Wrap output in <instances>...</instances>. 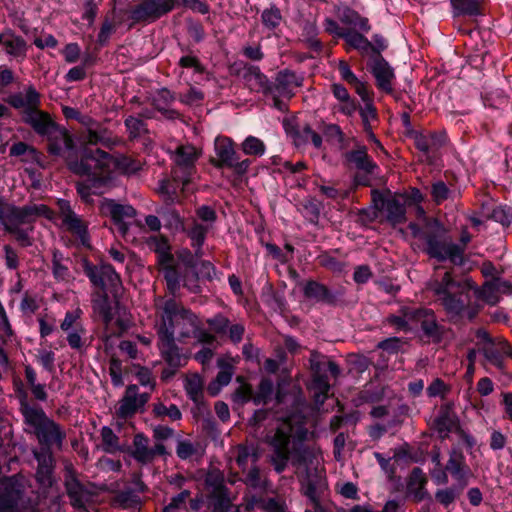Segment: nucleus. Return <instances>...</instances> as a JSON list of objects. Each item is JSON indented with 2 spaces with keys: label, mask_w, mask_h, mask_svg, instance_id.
Segmentation results:
<instances>
[{
  "label": "nucleus",
  "mask_w": 512,
  "mask_h": 512,
  "mask_svg": "<svg viewBox=\"0 0 512 512\" xmlns=\"http://www.w3.org/2000/svg\"><path fill=\"white\" fill-rule=\"evenodd\" d=\"M476 289L470 279L456 281L450 272L436 275L427 283V290L432 292L435 302L443 307L446 314L451 317L460 316L468 305V292Z\"/></svg>",
  "instance_id": "7ed1b4c3"
},
{
  "label": "nucleus",
  "mask_w": 512,
  "mask_h": 512,
  "mask_svg": "<svg viewBox=\"0 0 512 512\" xmlns=\"http://www.w3.org/2000/svg\"><path fill=\"white\" fill-rule=\"evenodd\" d=\"M185 390L189 398L198 406L203 403V391L200 378L193 377L187 380Z\"/></svg>",
  "instance_id": "6e6d98bb"
},
{
  "label": "nucleus",
  "mask_w": 512,
  "mask_h": 512,
  "mask_svg": "<svg viewBox=\"0 0 512 512\" xmlns=\"http://www.w3.org/2000/svg\"><path fill=\"white\" fill-rule=\"evenodd\" d=\"M158 347L164 361L173 369L182 365V355L179 347L175 343V337L165 329L164 332L157 331Z\"/></svg>",
  "instance_id": "aec40b11"
},
{
  "label": "nucleus",
  "mask_w": 512,
  "mask_h": 512,
  "mask_svg": "<svg viewBox=\"0 0 512 512\" xmlns=\"http://www.w3.org/2000/svg\"><path fill=\"white\" fill-rule=\"evenodd\" d=\"M478 297L494 305L499 301V293L494 280L486 282L481 289H477Z\"/></svg>",
  "instance_id": "052dcab7"
},
{
  "label": "nucleus",
  "mask_w": 512,
  "mask_h": 512,
  "mask_svg": "<svg viewBox=\"0 0 512 512\" xmlns=\"http://www.w3.org/2000/svg\"><path fill=\"white\" fill-rule=\"evenodd\" d=\"M414 483H417L418 487L413 490V496L417 502H420L428 496V493L425 490L426 478L424 477L420 468H414L412 471L410 487Z\"/></svg>",
  "instance_id": "5fc2aeb1"
},
{
  "label": "nucleus",
  "mask_w": 512,
  "mask_h": 512,
  "mask_svg": "<svg viewBox=\"0 0 512 512\" xmlns=\"http://www.w3.org/2000/svg\"><path fill=\"white\" fill-rule=\"evenodd\" d=\"M34 433L39 442L48 448L51 446L61 448L65 438V433L61 430L60 426L51 419L44 422Z\"/></svg>",
  "instance_id": "393cba45"
},
{
  "label": "nucleus",
  "mask_w": 512,
  "mask_h": 512,
  "mask_svg": "<svg viewBox=\"0 0 512 512\" xmlns=\"http://www.w3.org/2000/svg\"><path fill=\"white\" fill-rule=\"evenodd\" d=\"M210 229V227L203 225L198 220H193L191 228L187 230V235L191 240V246L196 249L197 257L203 256L202 246Z\"/></svg>",
  "instance_id": "58836bf2"
},
{
  "label": "nucleus",
  "mask_w": 512,
  "mask_h": 512,
  "mask_svg": "<svg viewBox=\"0 0 512 512\" xmlns=\"http://www.w3.org/2000/svg\"><path fill=\"white\" fill-rule=\"evenodd\" d=\"M85 273L96 287L104 292L114 289L120 285V277L115 269L109 264L102 265H85Z\"/></svg>",
  "instance_id": "2eb2a0df"
},
{
  "label": "nucleus",
  "mask_w": 512,
  "mask_h": 512,
  "mask_svg": "<svg viewBox=\"0 0 512 512\" xmlns=\"http://www.w3.org/2000/svg\"><path fill=\"white\" fill-rule=\"evenodd\" d=\"M108 163L105 167H95V162L90 161L92 165V170L90 174H85L88 179L84 182H80L77 184V192L79 195L85 200L89 201V197L92 194L101 193L100 187L105 184V177L103 174L108 170L110 163Z\"/></svg>",
  "instance_id": "6ab92c4d"
},
{
  "label": "nucleus",
  "mask_w": 512,
  "mask_h": 512,
  "mask_svg": "<svg viewBox=\"0 0 512 512\" xmlns=\"http://www.w3.org/2000/svg\"><path fill=\"white\" fill-rule=\"evenodd\" d=\"M403 312L409 320H413V328L419 326L423 335L429 341L440 343L443 340L446 328L439 324L437 316L432 309L406 306Z\"/></svg>",
  "instance_id": "423d86ee"
},
{
  "label": "nucleus",
  "mask_w": 512,
  "mask_h": 512,
  "mask_svg": "<svg viewBox=\"0 0 512 512\" xmlns=\"http://www.w3.org/2000/svg\"><path fill=\"white\" fill-rule=\"evenodd\" d=\"M38 217L53 218V211L44 204H27L18 207L7 205L6 214L2 221L5 230L19 228L22 225L32 223Z\"/></svg>",
  "instance_id": "0eeeda50"
},
{
  "label": "nucleus",
  "mask_w": 512,
  "mask_h": 512,
  "mask_svg": "<svg viewBox=\"0 0 512 512\" xmlns=\"http://www.w3.org/2000/svg\"><path fill=\"white\" fill-rule=\"evenodd\" d=\"M7 102L15 109L33 110L40 107L41 95L33 85H29L24 92L11 94Z\"/></svg>",
  "instance_id": "5701e85b"
},
{
  "label": "nucleus",
  "mask_w": 512,
  "mask_h": 512,
  "mask_svg": "<svg viewBox=\"0 0 512 512\" xmlns=\"http://www.w3.org/2000/svg\"><path fill=\"white\" fill-rule=\"evenodd\" d=\"M242 149L246 155L262 156L265 153V144L259 138L249 136L243 141Z\"/></svg>",
  "instance_id": "bf43d9fd"
},
{
  "label": "nucleus",
  "mask_w": 512,
  "mask_h": 512,
  "mask_svg": "<svg viewBox=\"0 0 512 512\" xmlns=\"http://www.w3.org/2000/svg\"><path fill=\"white\" fill-rule=\"evenodd\" d=\"M243 473L244 477L242 478V482L246 486L259 490H265L268 487V480L257 464L251 466Z\"/></svg>",
  "instance_id": "c03bdc74"
},
{
  "label": "nucleus",
  "mask_w": 512,
  "mask_h": 512,
  "mask_svg": "<svg viewBox=\"0 0 512 512\" xmlns=\"http://www.w3.org/2000/svg\"><path fill=\"white\" fill-rule=\"evenodd\" d=\"M0 45L5 49V52L19 60L23 61L27 53V44L25 40L11 32L0 34Z\"/></svg>",
  "instance_id": "cd10ccee"
},
{
  "label": "nucleus",
  "mask_w": 512,
  "mask_h": 512,
  "mask_svg": "<svg viewBox=\"0 0 512 512\" xmlns=\"http://www.w3.org/2000/svg\"><path fill=\"white\" fill-rule=\"evenodd\" d=\"M426 253L439 261L449 260L455 265L463 264V247L451 241V239L434 233L426 234Z\"/></svg>",
  "instance_id": "1a4fd4ad"
},
{
  "label": "nucleus",
  "mask_w": 512,
  "mask_h": 512,
  "mask_svg": "<svg viewBox=\"0 0 512 512\" xmlns=\"http://www.w3.org/2000/svg\"><path fill=\"white\" fill-rule=\"evenodd\" d=\"M58 207L63 225L71 233L75 234L83 245H88L87 227L82 219L72 210L70 203L67 200L60 199L58 200Z\"/></svg>",
  "instance_id": "f3484780"
},
{
  "label": "nucleus",
  "mask_w": 512,
  "mask_h": 512,
  "mask_svg": "<svg viewBox=\"0 0 512 512\" xmlns=\"http://www.w3.org/2000/svg\"><path fill=\"white\" fill-rule=\"evenodd\" d=\"M200 152L190 144L178 145L171 155L174 166L171 174L174 182L180 183L182 189L190 182L195 171V163Z\"/></svg>",
  "instance_id": "6e6552de"
},
{
  "label": "nucleus",
  "mask_w": 512,
  "mask_h": 512,
  "mask_svg": "<svg viewBox=\"0 0 512 512\" xmlns=\"http://www.w3.org/2000/svg\"><path fill=\"white\" fill-rule=\"evenodd\" d=\"M268 422L272 429L266 435L271 448L270 461L277 473L283 472L291 459L293 463L306 462L309 451L304 446L313 433L306 427V418L298 413L285 418L278 417L268 410H257L249 420L250 425L260 427Z\"/></svg>",
  "instance_id": "f257e3e1"
},
{
  "label": "nucleus",
  "mask_w": 512,
  "mask_h": 512,
  "mask_svg": "<svg viewBox=\"0 0 512 512\" xmlns=\"http://www.w3.org/2000/svg\"><path fill=\"white\" fill-rule=\"evenodd\" d=\"M104 209L115 221H122L125 218H133L136 215V211L131 205H121L114 201H107Z\"/></svg>",
  "instance_id": "3c124183"
},
{
  "label": "nucleus",
  "mask_w": 512,
  "mask_h": 512,
  "mask_svg": "<svg viewBox=\"0 0 512 512\" xmlns=\"http://www.w3.org/2000/svg\"><path fill=\"white\" fill-rule=\"evenodd\" d=\"M331 91H332L333 96L339 102V106H338L339 112L343 113L344 115L350 116L356 111V109H357L356 101L350 96L348 90L342 84H339V83L332 84Z\"/></svg>",
  "instance_id": "f704fd0d"
},
{
  "label": "nucleus",
  "mask_w": 512,
  "mask_h": 512,
  "mask_svg": "<svg viewBox=\"0 0 512 512\" xmlns=\"http://www.w3.org/2000/svg\"><path fill=\"white\" fill-rule=\"evenodd\" d=\"M198 327V317L174 299L165 301L160 321L156 324L157 331L164 332L166 328L167 332H170L172 337L179 341L191 337Z\"/></svg>",
  "instance_id": "20e7f679"
},
{
  "label": "nucleus",
  "mask_w": 512,
  "mask_h": 512,
  "mask_svg": "<svg viewBox=\"0 0 512 512\" xmlns=\"http://www.w3.org/2000/svg\"><path fill=\"white\" fill-rule=\"evenodd\" d=\"M215 152L217 161L214 165L218 168L227 167L235 173L242 175L247 172L251 161L249 159L240 160L236 153L233 142L226 137H217L215 140Z\"/></svg>",
  "instance_id": "9d476101"
},
{
  "label": "nucleus",
  "mask_w": 512,
  "mask_h": 512,
  "mask_svg": "<svg viewBox=\"0 0 512 512\" xmlns=\"http://www.w3.org/2000/svg\"><path fill=\"white\" fill-rule=\"evenodd\" d=\"M149 248L157 253L158 264L173 260L170 244L162 235L151 236L147 240Z\"/></svg>",
  "instance_id": "37998d69"
},
{
  "label": "nucleus",
  "mask_w": 512,
  "mask_h": 512,
  "mask_svg": "<svg viewBox=\"0 0 512 512\" xmlns=\"http://www.w3.org/2000/svg\"><path fill=\"white\" fill-rule=\"evenodd\" d=\"M254 393L252 387L247 383H241L235 390L232 399L234 403L243 405L249 401L253 402Z\"/></svg>",
  "instance_id": "338daca9"
},
{
  "label": "nucleus",
  "mask_w": 512,
  "mask_h": 512,
  "mask_svg": "<svg viewBox=\"0 0 512 512\" xmlns=\"http://www.w3.org/2000/svg\"><path fill=\"white\" fill-rule=\"evenodd\" d=\"M19 495V485L14 478H6L0 482V501L5 506H13L18 500Z\"/></svg>",
  "instance_id": "79ce46f5"
},
{
  "label": "nucleus",
  "mask_w": 512,
  "mask_h": 512,
  "mask_svg": "<svg viewBox=\"0 0 512 512\" xmlns=\"http://www.w3.org/2000/svg\"><path fill=\"white\" fill-rule=\"evenodd\" d=\"M340 20L343 24L352 26L363 33H367L371 29L367 18L362 17L358 12L349 8L343 10Z\"/></svg>",
  "instance_id": "a18cd8bd"
},
{
  "label": "nucleus",
  "mask_w": 512,
  "mask_h": 512,
  "mask_svg": "<svg viewBox=\"0 0 512 512\" xmlns=\"http://www.w3.org/2000/svg\"><path fill=\"white\" fill-rule=\"evenodd\" d=\"M243 79L245 85L255 92H261L265 95H270L272 83L268 80L258 66H247L244 68Z\"/></svg>",
  "instance_id": "a878e982"
},
{
  "label": "nucleus",
  "mask_w": 512,
  "mask_h": 512,
  "mask_svg": "<svg viewBox=\"0 0 512 512\" xmlns=\"http://www.w3.org/2000/svg\"><path fill=\"white\" fill-rule=\"evenodd\" d=\"M159 265V270L163 274L164 279L166 281L168 291L176 297L180 291L181 280L183 276H181L177 265L174 263V259L162 262Z\"/></svg>",
  "instance_id": "7c9ffc66"
},
{
  "label": "nucleus",
  "mask_w": 512,
  "mask_h": 512,
  "mask_svg": "<svg viewBox=\"0 0 512 512\" xmlns=\"http://www.w3.org/2000/svg\"><path fill=\"white\" fill-rule=\"evenodd\" d=\"M309 363L313 374L311 389L314 391L315 402L323 404L330 389L326 371L328 370L333 377H337L340 374V369L335 362L317 351L311 352Z\"/></svg>",
  "instance_id": "39448f33"
},
{
  "label": "nucleus",
  "mask_w": 512,
  "mask_h": 512,
  "mask_svg": "<svg viewBox=\"0 0 512 512\" xmlns=\"http://www.w3.org/2000/svg\"><path fill=\"white\" fill-rule=\"evenodd\" d=\"M175 0H142L130 10V19L134 22H151L170 12Z\"/></svg>",
  "instance_id": "f8f14e48"
},
{
  "label": "nucleus",
  "mask_w": 512,
  "mask_h": 512,
  "mask_svg": "<svg viewBox=\"0 0 512 512\" xmlns=\"http://www.w3.org/2000/svg\"><path fill=\"white\" fill-rule=\"evenodd\" d=\"M445 471L449 472L451 476L458 482L460 489L467 485V478L470 469L467 466L465 457L461 451L457 449L450 451L449 459L445 466Z\"/></svg>",
  "instance_id": "4be33fe9"
},
{
  "label": "nucleus",
  "mask_w": 512,
  "mask_h": 512,
  "mask_svg": "<svg viewBox=\"0 0 512 512\" xmlns=\"http://www.w3.org/2000/svg\"><path fill=\"white\" fill-rule=\"evenodd\" d=\"M320 203L316 200H306L302 204V214L311 223H316L320 216Z\"/></svg>",
  "instance_id": "774afa93"
},
{
  "label": "nucleus",
  "mask_w": 512,
  "mask_h": 512,
  "mask_svg": "<svg viewBox=\"0 0 512 512\" xmlns=\"http://www.w3.org/2000/svg\"><path fill=\"white\" fill-rule=\"evenodd\" d=\"M454 16H477L480 0H450Z\"/></svg>",
  "instance_id": "49530a36"
},
{
  "label": "nucleus",
  "mask_w": 512,
  "mask_h": 512,
  "mask_svg": "<svg viewBox=\"0 0 512 512\" xmlns=\"http://www.w3.org/2000/svg\"><path fill=\"white\" fill-rule=\"evenodd\" d=\"M481 352L487 361H489L492 365L497 367L499 370L504 369V355L500 353L499 349L496 347L495 342L490 344H485L481 348Z\"/></svg>",
  "instance_id": "864d4df0"
},
{
  "label": "nucleus",
  "mask_w": 512,
  "mask_h": 512,
  "mask_svg": "<svg viewBox=\"0 0 512 512\" xmlns=\"http://www.w3.org/2000/svg\"><path fill=\"white\" fill-rule=\"evenodd\" d=\"M406 306L401 307L399 310V315H391L387 318V322L393 326L395 329L399 331L408 332L413 329L412 322L413 320H409L403 310Z\"/></svg>",
  "instance_id": "680f3d73"
},
{
  "label": "nucleus",
  "mask_w": 512,
  "mask_h": 512,
  "mask_svg": "<svg viewBox=\"0 0 512 512\" xmlns=\"http://www.w3.org/2000/svg\"><path fill=\"white\" fill-rule=\"evenodd\" d=\"M294 141L296 145H301L309 141L312 142L315 148L319 149L322 146V137L316 133L309 125H305L302 129L295 131Z\"/></svg>",
  "instance_id": "603ef678"
},
{
  "label": "nucleus",
  "mask_w": 512,
  "mask_h": 512,
  "mask_svg": "<svg viewBox=\"0 0 512 512\" xmlns=\"http://www.w3.org/2000/svg\"><path fill=\"white\" fill-rule=\"evenodd\" d=\"M148 399V394L138 393V387L136 385H129L124 397L119 403L117 413L122 418L132 416L139 408L143 407L147 403Z\"/></svg>",
  "instance_id": "412c9836"
},
{
  "label": "nucleus",
  "mask_w": 512,
  "mask_h": 512,
  "mask_svg": "<svg viewBox=\"0 0 512 512\" xmlns=\"http://www.w3.org/2000/svg\"><path fill=\"white\" fill-rule=\"evenodd\" d=\"M21 412L25 423L32 427L34 432L49 419L42 408L31 406L26 401L21 402Z\"/></svg>",
  "instance_id": "4c0bfd02"
},
{
  "label": "nucleus",
  "mask_w": 512,
  "mask_h": 512,
  "mask_svg": "<svg viewBox=\"0 0 512 512\" xmlns=\"http://www.w3.org/2000/svg\"><path fill=\"white\" fill-rule=\"evenodd\" d=\"M153 412L158 418H169L173 421L179 420L182 417L181 411L175 404L166 406L162 402L154 404Z\"/></svg>",
  "instance_id": "4d7b16f0"
},
{
  "label": "nucleus",
  "mask_w": 512,
  "mask_h": 512,
  "mask_svg": "<svg viewBox=\"0 0 512 512\" xmlns=\"http://www.w3.org/2000/svg\"><path fill=\"white\" fill-rule=\"evenodd\" d=\"M100 434L102 440V450L105 453L116 454L118 452L123 451L119 437L113 432V430L110 427H102Z\"/></svg>",
  "instance_id": "09e8293b"
},
{
  "label": "nucleus",
  "mask_w": 512,
  "mask_h": 512,
  "mask_svg": "<svg viewBox=\"0 0 512 512\" xmlns=\"http://www.w3.org/2000/svg\"><path fill=\"white\" fill-rule=\"evenodd\" d=\"M68 258H65L63 253L59 250H53L52 252V261H51V270L53 277L58 282H70L73 277L67 266Z\"/></svg>",
  "instance_id": "c9c22d12"
},
{
  "label": "nucleus",
  "mask_w": 512,
  "mask_h": 512,
  "mask_svg": "<svg viewBox=\"0 0 512 512\" xmlns=\"http://www.w3.org/2000/svg\"><path fill=\"white\" fill-rule=\"evenodd\" d=\"M369 66L376 80L377 87L386 93H391L393 90L392 81L395 78V74L389 63L381 55H374Z\"/></svg>",
  "instance_id": "a211bd4d"
},
{
  "label": "nucleus",
  "mask_w": 512,
  "mask_h": 512,
  "mask_svg": "<svg viewBox=\"0 0 512 512\" xmlns=\"http://www.w3.org/2000/svg\"><path fill=\"white\" fill-rule=\"evenodd\" d=\"M217 364L221 370L215 381L208 386V391L212 396H216L223 386L228 385L233 376V367L225 363L224 359H218Z\"/></svg>",
  "instance_id": "ea45409f"
},
{
  "label": "nucleus",
  "mask_w": 512,
  "mask_h": 512,
  "mask_svg": "<svg viewBox=\"0 0 512 512\" xmlns=\"http://www.w3.org/2000/svg\"><path fill=\"white\" fill-rule=\"evenodd\" d=\"M21 120L38 136L43 138L58 125L52 115L47 111L41 110L40 107L33 110L21 111Z\"/></svg>",
  "instance_id": "dca6fc26"
},
{
  "label": "nucleus",
  "mask_w": 512,
  "mask_h": 512,
  "mask_svg": "<svg viewBox=\"0 0 512 512\" xmlns=\"http://www.w3.org/2000/svg\"><path fill=\"white\" fill-rule=\"evenodd\" d=\"M67 493L71 499V504L76 508H85L89 501V495L83 486L74 481L67 484Z\"/></svg>",
  "instance_id": "8fccbe9b"
},
{
  "label": "nucleus",
  "mask_w": 512,
  "mask_h": 512,
  "mask_svg": "<svg viewBox=\"0 0 512 512\" xmlns=\"http://www.w3.org/2000/svg\"><path fill=\"white\" fill-rule=\"evenodd\" d=\"M80 142L84 148H88V145L97 144H101L106 148H113L120 143V140L117 137L112 136L107 129L100 128L98 126L82 132L80 135Z\"/></svg>",
  "instance_id": "b1692460"
},
{
  "label": "nucleus",
  "mask_w": 512,
  "mask_h": 512,
  "mask_svg": "<svg viewBox=\"0 0 512 512\" xmlns=\"http://www.w3.org/2000/svg\"><path fill=\"white\" fill-rule=\"evenodd\" d=\"M458 425L457 416L449 406H441L434 420V426L441 438L448 437L449 433Z\"/></svg>",
  "instance_id": "c756f323"
},
{
  "label": "nucleus",
  "mask_w": 512,
  "mask_h": 512,
  "mask_svg": "<svg viewBox=\"0 0 512 512\" xmlns=\"http://www.w3.org/2000/svg\"><path fill=\"white\" fill-rule=\"evenodd\" d=\"M131 457L141 465L152 464L157 457L167 456L168 452L163 443L150 445V439L143 433H137L133 437L130 450Z\"/></svg>",
  "instance_id": "9b49d317"
},
{
  "label": "nucleus",
  "mask_w": 512,
  "mask_h": 512,
  "mask_svg": "<svg viewBox=\"0 0 512 512\" xmlns=\"http://www.w3.org/2000/svg\"><path fill=\"white\" fill-rule=\"evenodd\" d=\"M224 482V475L218 469H212L206 475L205 484L211 490V495L215 501L230 498L229 490L226 488Z\"/></svg>",
  "instance_id": "473e14b6"
},
{
  "label": "nucleus",
  "mask_w": 512,
  "mask_h": 512,
  "mask_svg": "<svg viewBox=\"0 0 512 512\" xmlns=\"http://www.w3.org/2000/svg\"><path fill=\"white\" fill-rule=\"evenodd\" d=\"M258 506L265 512H287V504L281 497L257 498L252 496L246 498V509L251 510Z\"/></svg>",
  "instance_id": "72a5a7b5"
},
{
  "label": "nucleus",
  "mask_w": 512,
  "mask_h": 512,
  "mask_svg": "<svg viewBox=\"0 0 512 512\" xmlns=\"http://www.w3.org/2000/svg\"><path fill=\"white\" fill-rule=\"evenodd\" d=\"M83 311L80 307L65 313L64 319L60 324L61 330L64 332L73 330L74 326L82 325L80 322Z\"/></svg>",
  "instance_id": "0e129e2a"
},
{
  "label": "nucleus",
  "mask_w": 512,
  "mask_h": 512,
  "mask_svg": "<svg viewBox=\"0 0 512 512\" xmlns=\"http://www.w3.org/2000/svg\"><path fill=\"white\" fill-rule=\"evenodd\" d=\"M67 342L72 349L80 351L84 347L83 336L87 331L83 325L74 326L73 330L66 331Z\"/></svg>",
  "instance_id": "13d9d810"
},
{
  "label": "nucleus",
  "mask_w": 512,
  "mask_h": 512,
  "mask_svg": "<svg viewBox=\"0 0 512 512\" xmlns=\"http://www.w3.org/2000/svg\"><path fill=\"white\" fill-rule=\"evenodd\" d=\"M44 138L48 142V153L63 158L68 168L76 175L90 174L92 170L90 161L95 162V167L102 168L111 161V156L108 153L101 149L90 148H83L80 160L72 159L75 149L74 140L67 129L59 124Z\"/></svg>",
  "instance_id": "f03ea898"
},
{
  "label": "nucleus",
  "mask_w": 512,
  "mask_h": 512,
  "mask_svg": "<svg viewBox=\"0 0 512 512\" xmlns=\"http://www.w3.org/2000/svg\"><path fill=\"white\" fill-rule=\"evenodd\" d=\"M273 393V382L270 379H262L258 392L254 395L253 403L260 405L266 403L272 396Z\"/></svg>",
  "instance_id": "e2e57ef3"
},
{
  "label": "nucleus",
  "mask_w": 512,
  "mask_h": 512,
  "mask_svg": "<svg viewBox=\"0 0 512 512\" xmlns=\"http://www.w3.org/2000/svg\"><path fill=\"white\" fill-rule=\"evenodd\" d=\"M304 78L297 73L284 69L277 73L275 82L272 83L270 95L273 96L275 106H278V97L291 98L295 89L301 87Z\"/></svg>",
  "instance_id": "ddd939ff"
},
{
  "label": "nucleus",
  "mask_w": 512,
  "mask_h": 512,
  "mask_svg": "<svg viewBox=\"0 0 512 512\" xmlns=\"http://www.w3.org/2000/svg\"><path fill=\"white\" fill-rule=\"evenodd\" d=\"M342 38L351 48L359 50L362 54L368 53L371 48V42L360 32L346 29Z\"/></svg>",
  "instance_id": "de8ad7c7"
},
{
  "label": "nucleus",
  "mask_w": 512,
  "mask_h": 512,
  "mask_svg": "<svg viewBox=\"0 0 512 512\" xmlns=\"http://www.w3.org/2000/svg\"><path fill=\"white\" fill-rule=\"evenodd\" d=\"M374 203L375 207L385 215L390 224L397 225L406 221V208L402 198L392 195H378V197H374Z\"/></svg>",
  "instance_id": "4468645a"
},
{
  "label": "nucleus",
  "mask_w": 512,
  "mask_h": 512,
  "mask_svg": "<svg viewBox=\"0 0 512 512\" xmlns=\"http://www.w3.org/2000/svg\"><path fill=\"white\" fill-rule=\"evenodd\" d=\"M261 19L264 26L272 30L280 24L282 16L278 8L270 7L262 12Z\"/></svg>",
  "instance_id": "69168bd1"
},
{
  "label": "nucleus",
  "mask_w": 512,
  "mask_h": 512,
  "mask_svg": "<svg viewBox=\"0 0 512 512\" xmlns=\"http://www.w3.org/2000/svg\"><path fill=\"white\" fill-rule=\"evenodd\" d=\"M174 100V94L170 90L162 88L153 95L152 105L165 117L169 119H175L179 116V113L176 110L170 108Z\"/></svg>",
  "instance_id": "2f4dec72"
},
{
  "label": "nucleus",
  "mask_w": 512,
  "mask_h": 512,
  "mask_svg": "<svg viewBox=\"0 0 512 512\" xmlns=\"http://www.w3.org/2000/svg\"><path fill=\"white\" fill-rule=\"evenodd\" d=\"M345 158L348 163L366 174H373L378 168L377 164L368 155L365 146H359L357 149L346 152Z\"/></svg>",
  "instance_id": "c85d7f7f"
},
{
  "label": "nucleus",
  "mask_w": 512,
  "mask_h": 512,
  "mask_svg": "<svg viewBox=\"0 0 512 512\" xmlns=\"http://www.w3.org/2000/svg\"><path fill=\"white\" fill-rule=\"evenodd\" d=\"M233 454L235 461L242 472L247 470L249 464H251V466L257 464L260 458L259 448L253 443L238 444L234 448Z\"/></svg>",
  "instance_id": "bb28decb"
},
{
  "label": "nucleus",
  "mask_w": 512,
  "mask_h": 512,
  "mask_svg": "<svg viewBox=\"0 0 512 512\" xmlns=\"http://www.w3.org/2000/svg\"><path fill=\"white\" fill-rule=\"evenodd\" d=\"M304 295L307 298L313 299L317 302H323L327 304H334L336 297L329 291V289L314 281H309L304 287Z\"/></svg>",
  "instance_id": "e433bc0d"
},
{
  "label": "nucleus",
  "mask_w": 512,
  "mask_h": 512,
  "mask_svg": "<svg viewBox=\"0 0 512 512\" xmlns=\"http://www.w3.org/2000/svg\"><path fill=\"white\" fill-rule=\"evenodd\" d=\"M92 308L96 315L108 325L113 319V309L105 292L97 293L92 299Z\"/></svg>",
  "instance_id": "a19ab883"
}]
</instances>
